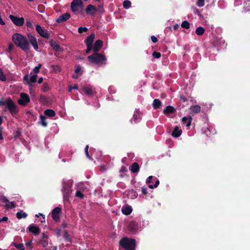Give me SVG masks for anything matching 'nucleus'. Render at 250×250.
<instances>
[{
  "mask_svg": "<svg viewBox=\"0 0 250 250\" xmlns=\"http://www.w3.org/2000/svg\"><path fill=\"white\" fill-rule=\"evenodd\" d=\"M26 24L28 27L33 28V25H32V23L31 21H27Z\"/></svg>",
  "mask_w": 250,
  "mask_h": 250,
  "instance_id": "obj_55",
  "label": "nucleus"
},
{
  "mask_svg": "<svg viewBox=\"0 0 250 250\" xmlns=\"http://www.w3.org/2000/svg\"><path fill=\"white\" fill-rule=\"evenodd\" d=\"M182 121L184 124H186V126L188 127L191 125L192 118L190 116L188 117H184L182 118Z\"/></svg>",
  "mask_w": 250,
  "mask_h": 250,
  "instance_id": "obj_25",
  "label": "nucleus"
},
{
  "mask_svg": "<svg viewBox=\"0 0 250 250\" xmlns=\"http://www.w3.org/2000/svg\"><path fill=\"white\" fill-rule=\"evenodd\" d=\"M5 207L6 208L12 209L16 207V205L14 202H9V203L5 204Z\"/></svg>",
  "mask_w": 250,
  "mask_h": 250,
  "instance_id": "obj_37",
  "label": "nucleus"
},
{
  "mask_svg": "<svg viewBox=\"0 0 250 250\" xmlns=\"http://www.w3.org/2000/svg\"><path fill=\"white\" fill-rule=\"evenodd\" d=\"M78 88V87L76 84H75L74 86H72V85H69L68 87V91L71 92L72 89H77Z\"/></svg>",
  "mask_w": 250,
  "mask_h": 250,
  "instance_id": "obj_51",
  "label": "nucleus"
},
{
  "mask_svg": "<svg viewBox=\"0 0 250 250\" xmlns=\"http://www.w3.org/2000/svg\"><path fill=\"white\" fill-rule=\"evenodd\" d=\"M8 218L7 217L4 216L2 218H0V223L2 222H6L8 220Z\"/></svg>",
  "mask_w": 250,
  "mask_h": 250,
  "instance_id": "obj_60",
  "label": "nucleus"
},
{
  "mask_svg": "<svg viewBox=\"0 0 250 250\" xmlns=\"http://www.w3.org/2000/svg\"><path fill=\"white\" fill-rule=\"evenodd\" d=\"M27 216V213L24 212L22 210H21L20 211L16 213V217L19 219H21L22 218H25Z\"/></svg>",
  "mask_w": 250,
  "mask_h": 250,
  "instance_id": "obj_29",
  "label": "nucleus"
},
{
  "mask_svg": "<svg viewBox=\"0 0 250 250\" xmlns=\"http://www.w3.org/2000/svg\"><path fill=\"white\" fill-rule=\"evenodd\" d=\"M6 105L10 113L12 115L18 113L19 111L18 106L10 98L6 100Z\"/></svg>",
  "mask_w": 250,
  "mask_h": 250,
  "instance_id": "obj_5",
  "label": "nucleus"
},
{
  "mask_svg": "<svg viewBox=\"0 0 250 250\" xmlns=\"http://www.w3.org/2000/svg\"><path fill=\"white\" fill-rule=\"evenodd\" d=\"M138 229V225L135 222H131L128 225V229L131 233H135Z\"/></svg>",
  "mask_w": 250,
  "mask_h": 250,
  "instance_id": "obj_17",
  "label": "nucleus"
},
{
  "mask_svg": "<svg viewBox=\"0 0 250 250\" xmlns=\"http://www.w3.org/2000/svg\"><path fill=\"white\" fill-rule=\"evenodd\" d=\"M9 18L17 26H21L24 23V19L23 18H19L17 16L10 15L9 16Z\"/></svg>",
  "mask_w": 250,
  "mask_h": 250,
  "instance_id": "obj_9",
  "label": "nucleus"
},
{
  "mask_svg": "<svg viewBox=\"0 0 250 250\" xmlns=\"http://www.w3.org/2000/svg\"><path fill=\"white\" fill-rule=\"evenodd\" d=\"M44 114L50 117H53L56 115V113L54 110L52 109H47L44 112Z\"/></svg>",
  "mask_w": 250,
  "mask_h": 250,
  "instance_id": "obj_28",
  "label": "nucleus"
},
{
  "mask_svg": "<svg viewBox=\"0 0 250 250\" xmlns=\"http://www.w3.org/2000/svg\"><path fill=\"white\" fill-rule=\"evenodd\" d=\"M153 178V176H149L146 179V183L147 184H149L151 182V180Z\"/></svg>",
  "mask_w": 250,
  "mask_h": 250,
  "instance_id": "obj_57",
  "label": "nucleus"
},
{
  "mask_svg": "<svg viewBox=\"0 0 250 250\" xmlns=\"http://www.w3.org/2000/svg\"><path fill=\"white\" fill-rule=\"evenodd\" d=\"M204 4V0H198L197 1V5L200 7H203Z\"/></svg>",
  "mask_w": 250,
  "mask_h": 250,
  "instance_id": "obj_49",
  "label": "nucleus"
},
{
  "mask_svg": "<svg viewBox=\"0 0 250 250\" xmlns=\"http://www.w3.org/2000/svg\"><path fill=\"white\" fill-rule=\"evenodd\" d=\"M81 70V67L80 66H78L76 69L75 70V72L76 73H79Z\"/></svg>",
  "mask_w": 250,
  "mask_h": 250,
  "instance_id": "obj_61",
  "label": "nucleus"
},
{
  "mask_svg": "<svg viewBox=\"0 0 250 250\" xmlns=\"http://www.w3.org/2000/svg\"><path fill=\"white\" fill-rule=\"evenodd\" d=\"M39 242L43 248L46 247L48 245V238H41Z\"/></svg>",
  "mask_w": 250,
  "mask_h": 250,
  "instance_id": "obj_31",
  "label": "nucleus"
},
{
  "mask_svg": "<svg viewBox=\"0 0 250 250\" xmlns=\"http://www.w3.org/2000/svg\"><path fill=\"white\" fill-rule=\"evenodd\" d=\"M181 27L186 29H189L190 28V23L187 21H184L181 24Z\"/></svg>",
  "mask_w": 250,
  "mask_h": 250,
  "instance_id": "obj_38",
  "label": "nucleus"
},
{
  "mask_svg": "<svg viewBox=\"0 0 250 250\" xmlns=\"http://www.w3.org/2000/svg\"><path fill=\"white\" fill-rule=\"evenodd\" d=\"M142 192L143 194L146 195L147 194L148 192L147 191V188L145 187H142Z\"/></svg>",
  "mask_w": 250,
  "mask_h": 250,
  "instance_id": "obj_54",
  "label": "nucleus"
},
{
  "mask_svg": "<svg viewBox=\"0 0 250 250\" xmlns=\"http://www.w3.org/2000/svg\"><path fill=\"white\" fill-rule=\"evenodd\" d=\"M190 110L192 113L196 114L200 112L201 110V107L198 105H194L190 107Z\"/></svg>",
  "mask_w": 250,
  "mask_h": 250,
  "instance_id": "obj_27",
  "label": "nucleus"
},
{
  "mask_svg": "<svg viewBox=\"0 0 250 250\" xmlns=\"http://www.w3.org/2000/svg\"><path fill=\"white\" fill-rule=\"evenodd\" d=\"M175 108L171 105L167 106L165 109L163 110V113L168 116L169 114H172L175 112Z\"/></svg>",
  "mask_w": 250,
  "mask_h": 250,
  "instance_id": "obj_18",
  "label": "nucleus"
},
{
  "mask_svg": "<svg viewBox=\"0 0 250 250\" xmlns=\"http://www.w3.org/2000/svg\"><path fill=\"white\" fill-rule=\"evenodd\" d=\"M88 30V28L85 27H80L78 28V32L79 33H83V32H86Z\"/></svg>",
  "mask_w": 250,
  "mask_h": 250,
  "instance_id": "obj_47",
  "label": "nucleus"
},
{
  "mask_svg": "<svg viewBox=\"0 0 250 250\" xmlns=\"http://www.w3.org/2000/svg\"><path fill=\"white\" fill-rule=\"evenodd\" d=\"M37 75H33L30 79L29 81H28V84H30V83H35L37 81Z\"/></svg>",
  "mask_w": 250,
  "mask_h": 250,
  "instance_id": "obj_42",
  "label": "nucleus"
},
{
  "mask_svg": "<svg viewBox=\"0 0 250 250\" xmlns=\"http://www.w3.org/2000/svg\"><path fill=\"white\" fill-rule=\"evenodd\" d=\"M3 130V127L0 125V140H2L3 139V137L2 135Z\"/></svg>",
  "mask_w": 250,
  "mask_h": 250,
  "instance_id": "obj_53",
  "label": "nucleus"
},
{
  "mask_svg": "<svg viewBox=\"0 0 250 250\" xmlns=\"http://www.w3.org/2000/svg\"><path fill=\"white\" fill-rule=\"evenodd\" d=\"M50 45L52 47L53 50H54L56 52H61L62 51L63 49L61 47L58 43L54 41L53 40H51L49 41Z\"/></svg>",
  "mask_w": 250,
  "mask_h": 250,
  "instance_id": "obj_13",
  "label": "nucleus"
},
{
  "mask_svg": "<svg viewBox=\"0 0 250 250\" xmlns=\"http://www.w3.org/2000/svg\"><path fill=\"white\" fill-rule=\"evenodd\" d=\"M12 245L15 247L19 250H25L24 245L22 243L17 244L15 242H13Z\"/></svg>",
  "mask_w": 250,
  "mask_h": 250,
  "instance_id": "obj_36",
  "label": "nucleus"
},
{
  "mask_svg": "<svg viewBox=\"0 0 250 250\" xmlns=\"http://www.w3.org/2000/svg\"><path fill=\"white\" fill-rule=\"evenodd\" d=\"M36 30L41 36L47 39L50 38V34L47 31L43 30L40 25L37 24L36 26Z\"/></svg>",
  "mask_w": 250,
  "mask_h": 250,
  "instance_id": "obj_10",
  "label": "nucleus"
},
{
  "mask_svg": "<svg viewBox=\"0 0 250 250\" xmlns=\"http://www.w3.org/2000/svg\"><path fill=\"white\" fill-rule=\"evenodd\" d=\"M27 37L28 41L30 42V43L33 46L34 49L38 50L39 47L36 38L30 34H28Z\"/></svg>",
  "mask_w": 250,
  "mask_h": 250,
  "instance_id": "obj_12",
  "label": "nucleus"
},
{
  "mask_svg": "<svg viewBox=\"0 0 250 250\" xmlns=\"http://www.w3.org/2000/svg\"><path fill=\"white\" fill-rule=\"evenodd\" d=\"M0 201L2 203H5V204L9 203L8 199L3 195L0 196Z\"/></svg>",
  "mask_w": 250,
  "mask_h": 250,
  "instance_id": "obj_45",
  "label": "nucleus"
},
{
  "mask_svg": "<svg viewBox=\"0 0 250 250\" xmlns=\"http://www.w3.org/2000/svg\"><path fill=\"white\" fill-rule=\"evenodd\" d=\"M88 60L90 62L96 64L105 63V62L106 60L104 55L98 52H94V53L91 55L89 56L88 57Z\"/></svg>",
  "mask_w": 250,
  "mask_h": 250,
  "instance_id": "obj_3",
  "label": "nucleus"
},
{
  "mask_svg": "<svg viewBox=\"0 0 250 250\" xmlns=\"http://www.w3.org/2000/svg\"><path fill=\"white\" fill-rule=\"evenodd\" d=\"M83 7V2L82 0H73L71 3V10L73 12L79 10Z\"/></svg>",
  "mask_w": 250,
  "mask_h": 250,
  "instance_id": "obj_7",
  "label": "nucleus"
},
{
  "mask_svg": "<svg viewBox=\"0 0 250 250\" xmlns=\"http://www.w3.org/2000/svg\"><path fill=\"white\" fill-rule=\"evenodd\" d=\"M83 90L88 96H92L94 94V91L90 86H84L83 88Z\"/></svg>",
  "mask_w": 250,
  "mask_h": 250,
  "instance_id": "obj_20",
  "label": "nucleus"
},
{
  "mask_svg": "<svg viewBox=\"0 0 250 250\" xmlns=\"http://www.w3.org/2000/svg\"><path fill=\"white\" fill-rule=\"evenodd\" d=\"M30 100V98L28 94L25 93H21L20 94V98L18 100V102L20 105L26 106L29 103Z\"/></svg>",
  "mask_w": 250,
  "mask_h": 250,
  "instance_id": "obj_6",
  "label": "nucleus"
},
{
  "mask_svg": "<svg viewBox=\"0 0 250 250\" xmlns=\"http://www.w3.org/2000/svg\"><path fill=\"white\" fill-rule=\"evenodd\" d=\"M120 245L125 250H135L136 241L134 239L124 237L120 240Z\"/></svg>",
  "mask_w": 250,
  "mask_h": 250,
  "instance_id": "obj_2",
  "label": "nucleus"
},
{
  "mask_svg": "<svg viewBox=\"0 0 250 250\" xmlns=\"http://www.w3.org/2000/svg\"><path fill=\"white\" fill-rule=\"evenodd\" d=\"M96 11V7L91 4L88 5L85 9V12L89 15H94Z\"/></svg>",
  "mask_w": 250,
  "mask_h": 250,
  "instance_id": "obj_16",
  "label": "nucleus"
},
{
  "mask_svg": "<svg viewBox=\"0 0 250 250\" xmlns=\"http://www.w3.org/2000/svg\"><path fill=\"white\" fill-rule=\"evenodd\" d=\"M6 80V78L3 72V70L0 68V81L5 82Z\"/></svg>",
  "mask_w": 250,
  "mask_h": 250,
  "instance_id": "obj_41",
  "label": "nucleus"
},
{
  "mask_svg": "<svg viewBox=\"0 0 250 250\" xmlns=\"http://www.w3.org/2000/svg\"><path fill=\"white\" fill-rule=\"evenodd\" d=\"M95 38V34L94 33L91 34L88 36L84 41L86 45H93V42Z\"/></svg>",
  "mask_w": 250,
  "mask_h": 250,
  "instance_id": "obj_22",
  "label": "nucleus"
},
{
  "mask_svg": "<svg viewBox=\"0 0 250 250\" xmlns=\"http://www.w3.org/2000/svg\"><path fill=\"white\" fill-rule=\"evenodd\" d=\"M132 211V209L131 207L130 206H126L122 208V212L125 215H129L131 213Z\"/></svg>",
  "mask_w": 250,
  "mask_h": 250,
  "instance_id": "obj_23",
  "label": "nucleus"
},
{
  "mask_svg": "<svg viewBox=\"0 0 250 250\" xmlns=\"http://www.w3.org/2000/svg\"><path fill=\"white\" fill-rule=\"evenodd\" d=\"M49 89V85L47 83H43L42 87V90L43 92H46L48 91Z\"/></svg>",
  "mask_w": 250,
  "mask_h": 250,
  "instance_id": "obj_40",
  "label": "nucleus"
},
{
  "mask_svg": "<svg viewBox=\"0 0 250 250\" xmlns=\"http://www.w3.org/2000/svg\"><path fill=\"white\" fill-rule=\"evenodd\" d=\"M23 80L27 81V82L28 83V81H29V80L28 75L27 74L24 76Z\"/></svg>",
  "mask_w": 250,
  "mask_h": 250,
  "instance_id": "obj_64",
  "label": "nucleus"
},
{
  "mask_svg": "<svg viewBox=\"0 0 250 250\" xmlns=\"http://www.w3.org/2000/svg\"><path fill=\"white\" fill-rule=\"evenodd\" d=\"M6 100L4 101L3 99L0 100V106H3L4 105H6Z\"/></svg>",
  "mask_w": 250,
  "mask_h": 250,
  "instance_id": "obj_58",
  "label": "nucleus"
},
{
  "mask_svg": "<svg viewBox=\"0 0 250 250\" xmlns=\"http://www.w3.org/2000/svg\"><path fill=\"white\" fill-rule=\"evenodd\" d=\"M152 105L155 109L160 108L162 105V102L159 99H155L153 100Z\"/></svg>",
  "mask_w": 250,
  "mask_h": 250,
  "instance_id": "obj_26",
  "label": "nucleus"
},
{
  "mask_svg": "<svg viewBox=\"0 0 250 250\" xmlns=\"http://www.w3.org/2000/svg\"><path fill=\"white\" fill-rule=\"evenodd\" d=\"M151 40L153 43H156L158 42L157 38L154 36H152L151 37Z\"/></svg>",
  "mask_w": 250,
  "mask_h": 250,
  "instance_id": "obj_56",
  "label": "nucleus"
},
{
  "mask_svg": "<svg viewBox=\"0 0 250 250\" xmlns=\"http://www.w3.org/2000/svg\"><path fill=\"white\" fill-rule=\"evenodd\" d=\"M25 245L27 247H29L30 249H31L32 241H29V242H27Z\"/></svg>",
  "mask_w": 250,
  "mask_h": 250,
  "instance_id": "obj_63",
  "label": "nucleus"
},
{
  "mask_svg": "<svg viewBox=\"0 0 250 250\" xmlns=\"http://www.w3.org/2000/svg\"><path fill=\"white\" fill-rule=\"evenodd\" d=\"M41 238H48V236L46 232H43Z\"/></svg>",
  "mask_w": 250,
  "mask_h": 250,
  "instance_id": "obj_62",
  "label": "nucleus"
},
{
  "mask_svg": "<svg viewBox=\"0 0 250 250\" xmlns=\"http://www.w3.org/2000/svg\"><path fill=\"white\" fill-rule=\"evenodd\" d=\"M141 119V117L140 114L137 112L133 114V118L130 120V122L131 124L137 123Z\"/></svg>",
  "mask_w": 250,
  "mask_h": 250,
  "instance_id": "obj_21",
  "label": "nucleus"
},
{
  "mask_svg": "<svg viewBox=\"0 0 250 250\" xmlns=\"http://www.w3.org/2000/svg\"><path fill=\"white\" fill-rule=\"evenodd\" d=\"M39 101L42 104H47L49 102V98L44 95H41L39 98Z\"/></svg>",
  "mask_w": 250,
  "mask_h": 250,
  "instance_id": "obj_30",
  "label": "nucleus"
},
{
  "mask_svg": "<svg viewBox=\"0 0 250 250\" xmlns=\"http://www.w3.org/2000/svg\"><path fill=\"white\" fill-rule=\"evenodd\" d=\"M42 66V64L41 63H39L37 66H36L34 68L33 71L36 73L37 74L40 71V69Z\"/></svg>",
  "mask_w": 250,
  "mask_h": 250,
  "instance_id": "obj_46",
  "label": "nucleus"
},
{
  "mask_svg": "<svg viewBox=\"0 0 250 250\" xmlns=\"http://www.w3.org/2000/svg\"><path fill=\"white\" fill-rule=\"evenodd\" d=\"M75 195L76 197H79L81 199L84 198L83 194L80 190H77L76 192Z\"/></svg>",
  "mask_w": 250,
  "mask_h": 250,
  "instance_id": "obj_44",
  "label": "nucleus"
},
{
  "mask_svg": "<svg viewBox=\"0 0 250 250\" xmlns=\"http://www.w3.org/2000/svg\"><path fill=\"white\" fill-rule=\"evenodd\" d=\"M70 17V14L65 13L61 15L57 20L56 22L58 23H62L67 21Z\"/></svg>",
  "mask_w": 250,
  "mask_h": 250,
  "instance_id": "obj_14",
  "label": "nucleus"
},
{
  "mask_svg": "<svg viewBox=\"0 0 250 250\" xmlns=\"http://www.w3.org/2000/svg\"><path fill=\"white\" fill-rule=\"evenodd\" d=\"M28 229L29 231L34 235H39L41 232V229L40 228L36 225L32 224H30L28 227Z\"/></svg>",
  "mask_w": 250,
  "mask_h": 250,
  "instance_id": "obj_11",
  "label": "nucleus"
},
{
  "mask_svg": "<svg viewBox=\"0 0 250 250\" xmlns=\"http://www.w3.org/2000/svg\"><path fill=\"white\" fill-rule=\"evenodd\" d=\"M204 32H205V29L202 26H199V27H197L195 31L196 34L199 36L203 35L204 34Z\"/></svg>",
  "mask_w": 250,
  "mask_h": 250,
  "instance_id": "obj_32",
  "label": "nucleus"
},
{
  "mask_svg": "<svg viewBox=\"0 0 250 250\" xmlns=\"http://www.w3.org/2000/svg\"><path fill=\"white\" fill-rule=\"evenodd\" d=\"M123 5L124 8L127 9L131 7V2L129 0H125L123 2Z\"/></svg>",
  "mask_w": 250,
  "mask_h": 250,
  "instance_id": "obj_34",
  "label": "nucleus"
},
{
  "mask_svg": "<svg viewBox=\"0 0 250 250\" xmlns=\"http://www.w3.org/2000/svg\"><path fill=\"white\" fill-rule=\"evenodd\" d=\"M14 44L22 51L26 52L30 49V46L28 39L20 33H15L12 36Z\"/></svg>",
  "mask_w": 250,
  "mask_h": 250,
  "instance_id": "obj_1",
  "label": "nucleus"
},
{
  "mask_svg": "<svg viewBox=\"0 0 250 250\" xmlns=\"http://www.w3.org/2000/svg\"><path fill=\"white\" fill-rule=\"evenodd\" d=\"M182 134V130L180 129L178 126H176L174 127L172 132V136L174 137L177 138Z\"/></svg>",
  "mask_w": 250,
  "mask_h": 250,
  "instance_id": "obj_24",
  "label": "nucleus"
},
{
  "mask_svg": "<svg viewBox=\"0 0 250 250\" xmlns=\"http://www.w3.org/2000/svg\"><path fill=\"white\" fill-rule=\"evenodd\" d=\"M40 122H41V125L43 126H44V127L46 126L47 125V123L46 122V117L45 116L41 115L40 116Z\"/></svg>",
  "mask_w": 250,
  "mask_h": 250,
  "instance_id": "obj_33",
  "label": "nucleus"
},
{
  "mask_svg": "<svg viewBox=\"0 0 250 250\" xmlns=\"http://www.w3.org/2000/svg\"><path fill=\"white\" fill-rule=\"evenodd\" d=\"M96 9L97 11L100 13H103L104 12L103 4L99 5Z\"/></svg>",
  "mask_w": 250,
  "mask_h": 250,
  "instance_id": "obj_43",
  "label": "nucleus"
},
{
  "mask_svg": "<svg viewBox=\"0 0 250 250\" xmlns=\"http://www.w3.org/2000/svg\"><path fill=\"white\" fill-rule=\"evenodd\" d=\"M88 150V146L87 145L85 146V149H84L85 153V154H86L87 157L89 159H90V160H92V158L89 155Z\"/></svg>",
  "mask_w": 250,
  "mask_h": 250,
  "instance_id": "obj_50",
  "label": "nucleus"
},
{
  "mask_svg": "<svg viewBox=\"0 0 250 250\" xmlns=\"http://www.w3.org/2000/svg\"><path fill=\"white\" fill-rule=\"evenodd\" d=\"M103 44V42L101 40H97L93 46V50L94 52H98L100 49L102 48Z\"/></svg>",
  "mask_w": 250,
  "mask_h": 250,
  "instance_id": "obj_15",
  "label": "nucleus"
},
{
  "mask_svg": "<svg viewBox=\"0 0 250 250\" xmlns=\"http://www.w3.org/2000/svg\"><path fill=\"white\" fill-rule=\"evenodd\" d=\"M152 56L154 58L156 59H159L161 56V54L160 52H158L156 51H154L152 53Z\"/></svg>",
  "mask_w": 250,
  "mask_h": 250,
  "instance_id": "obj_48",
  "label": "nucleus"
},
{
  "mask_svg": "<svg viewBox=\"0 0 250 250\" xmlns=\"http://www.w3.org/2000/svg\"><path fill=\"white\" fill-rule=\"evenodd\" d=\"M61 211L62 209L60 207H56L52 211V218L56 222H58L60 220Z\"/></svg>",
  "mask_w": 250,
  "mask_h": 250,
  "instance_id": "obj_8",
  "label": "nucleus"
},
{
  "mask_svg": "<svg viewBox=\"0 0 250 250\" xmlns=\"http://www.w3.org/2000/svg\"><path fill=\"white\" fill-rule=\"evenodd\" d=\"M130 170L133 173H138L140 170V167L137 162L133 163L129 167Z\"/></svg>",
  "mask_w": 250,
  "mask_h": 250,
  "instance_id": "obj_19",
  "label": "nucleus"
},
{
  "mask_svg": "<svg viewBox=\"0 0 250 250\" xmlns=\"http://www.w3.org/2000/svg\"><path fill=\"white\" fill-rule=\"evenodd\" d=\"M72 184L68 182H63V187L62 189L63 198L65 200H68L70 195L72 192Z\"/></svg>",
  "mask_w": 250,
  "mask_h": 250,
  "instance_id": "obj_4",
  "label": "nucleus"
},
{
  "mask_svg": "<svg viewBox=\"0 0 250 250\" xmlns=\"http://www.w3.org/2000/svg\"><path fill=\"white\" fill-rule=\"evenodd\" d=\"M51 67L55 73H58L61 71V67L58 65H52Z\"/></svg>",
  "mask_w": 250,
  "mask_h": 250,
  "instance_id": "obj_39",
  "label": "nucleus"
},
{
  "mask_svg": "<svg viewBox=\"0 0 250 250\" xmlns=\"http://www.w3.org/2000/svg\"><path fill=\"white\" fill-rule=\"evenodd\" d=\"M63 236L66 241L71 242V238L70 237L68 232L66 230H64Z\"/></svg>",
  "mask_w": 250,
  "mask_h": 250,
  "instance_id": "obj_35",
  "label": "nucleus"
},
{
  "mask_svg": "<svg viewBox=\"0 0 250 250\" xmlns=\"http://www.w3.org/2000/svg\"><path fill=\"white\" fill-rule=\"evenodd\" d=\"M55 232L57 235L58 237H60L61 236V229H57L55 230Z\"/></svg>",
  "mask_w": 250,
  "mask_h": 250,
  "instance_id": "obj_59",
  "label": "nucleus"
},
{
  "mask_svg": "<svg viewBox=\"0 0 250 250\" xmlns=\"http://www.w3.org/2000/svg\"><path fill=\"white\" fill-rule=\"evenodd\" d=\"M87 49L86 50V53L88 54L93 48V45H86Z\"/></svg>",
  "mask_w": 250,
  "mask_h": 250,
  "instance_id": "obj_52",
  "label": "nucleus"
}]
</instances>
